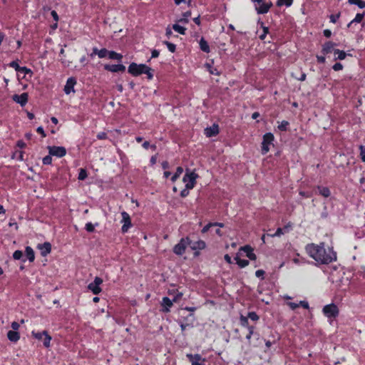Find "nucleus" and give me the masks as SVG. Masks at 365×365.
<instances>
[{
	"instance_id": "nucleus-1",
	"label": "nucleus",
	"mask_w": 365,
	"mask_h": 365,
	"mask_svg": "<svg viewBox=\"0 0 365 365\" xmlns=\"http://www.w3.org/2000/svg\"><path fill=\"white\" fill-rule=\"evenodd\" d=\"M307 255L319 264H328L336 260V253L332 247L325 248L324 242L310 243L305 246Z\"/></svg>"
},
{
	"instance_id": "nucleus-2",
	"label": "nucleus",
	"mask_w": 365,
	"mask_h": 365,
	"mask_svg": "<svg viewBox=\"0 0 365 365\" xmlns=\"http://www.w3.org/2000/svg\"><path fill=\"white\" fill-rule=\"evenodd\" d=\"M128 71L134 76L145 73L147 75L148 79L151 80L153 78L151 68L145 64L131 63L128 66Z\"/></svg>"
},
{
	"instance_id": "nucleus-3",
	"label": "nucleus",
	"mask_w": 365,
	"mask_h": 365,
	"mask_svg": "<svg viewBox=\"0 0 365 365\" xmlns=\"http://www.w3.org/2000/svg\"><path fill=\"white\" fill-rule=\"evenodd\" d=\"M322 312L325 317L329 319H334L338 317L339 311L338 307L334 304L325 305L322 309Z\"/></svg>"
},
{
	"instance_id": "nucleus-4",
	"label": "nucleus",
	"mask_w": 365,
	"mask_h": 365,
	"mask_svg": "<svg viewBox=\"0 0 365 365\" xmlns=\"http://www.w3.org/2000/svg\"><path fill=\"white\" fill-rule=\"evenodd\" d=\"M252 1L255 3V9L259 14H267L272 6L271 1L266 2L263 0H252Z\"/></svg>"
},
{
	"instance_id": "nucleus-5",
	"label": "nucleus",
	"mask_w": 365,
	"mask_h": 365,
	"mask_svg": "<svg viewBox=\"0 0 365 365\" xmlns=\"http://www.w3.org/2000/svg\"><path fill=\"white\" fill-rule=\"evenodd\" d=\"M31 334L35 339H36L38 340H42L43 346L45 347H46V348L50 347L51 341L52 338L48 334V332L46 331H43L41 332L32 331Z\"/></svg>"
},
{
	"instance_id": "nucleus-6",
	"label": "nucleus",
	"mask_w": 365,
	"mask_h": 365,
	"mask_svg": "<svg viewBox=\"0 0 365 365\" xmlns=\"http://www.w3.org/2000/svg\"><path fill=\"white\" fill-rule=\"evenodd\" d=\"M191 244L188 237L182 238L180 242L173 247V252L177 255H182L185 253L187 245Z\"/></svg>"
},
{
	"instance_id": "nucleus-7",
	"label": "nucleus",
	"mask_w": 365,
	"mask_h": 365,
	"mask_svg": "<svg viewBox=\"0 0 365 365\" xmlns=\"http://www.w3.org/2000/svg\"><path fill=\"white\" fill-rule=\"evenodd\" d=\"M274 137L272 133H267L263 135L262 143V154L265 155L269 150V145L272 144Z\"/></svg>"
},
{
	"instance_id": "nucleus-8",
	"label": "nucleus",
	"mask_w": 365,
	"mask_h": 365,
	"mask_svg": "<svg viewBox=\"0 0 365 365\" xmlns=\"http://www.w3.org/2000/svg\"><path fill=\"white\" fill-rule=\"evenodd\" d=\"M197 178V175L194 172H187L182 179L185 184V187L192 189L196 184Z\"/></svg>"
},
{
	"instance_id": "nucleus-9",
	"label": "nucleus",
	"mask_w": 365,
	"mask_h": 365,
	"mask_svg": "<svg viewBox=\"0 0 365 365\" xmlns=\"http://www.w3.org/2000/svg\"><path fill=\"white\" fill-rule=\"evenodd\" d=\"M103 283V279L101 277H96L94 281L88 285V289L93 294H98L101 292L102 289L100 285Z\"/></svg>"
},
{
	"instance_id": "nucleus-10",
	"label": "nucleus",
	"mask_w": 365,
	"mask_h": 365,
	"mask_svg": "<svg viewBox=\"0 0 365 365\" xmlns=\"http://www.w3.org/2000/svg\"><path fill=\"white\" fill-rule=\"evenodd\" d=\"M50 155L62 158L66 154V150L63 146H48Z\"/></svg>"
},
{
	"instance_id": "nucleus-11",
	"label": "nucleus",
	"mask_w": 365,
	"mask_h": 365,
	"mask_svg": "<svg viewBox=\"0 0 365 365\" xmlns=\"http://www.w3.org/2000/svg\"><path fill=\"white\" fill-rule=\"evenodd\" d=\"M122 220L121 223L123 224L121 230L122 232L125 233L128 232L129 228L132 227L130 215L125 211L121 212Z\"/></svg>"
},
{
	"instance_id": "nucleus-12",
	"label": "nucleus",
	"mask_w": 365,
	"mask_h": 365,
	"mask_svg": "<svg viewBox=\"0 0 365 365\" xmlns=\"http://www.w3.org/2000/svg\"><path fill=\"white\" fill-rule=\"evenodd\" d=\"M186 356L191 363V365H205V359L202 358L201 355L198 354H187Z\"/></svg>"
},
{
	"instance_id": "nucleus-13",
	"label": "nucleus",
	"mask_w": 365,
	"mask_h": 365,
	"mask_svg": "<svg viewBox=\"0 0 365 365\" xmlns=\"http://www.w3.org/2000/svg\"><path fill=\"white\" fill-rule=\"evenodd\" d=\"M76 84V80L73 77L68 78L66 81V83L64 86V92L66 94H70L74 92V86Z\"/></svg>"
},
{
	"instance_id": "nucleus-14",
	"label": "nucleus",
	"mask_w": 365,
	"mask_h": 365,
	"mask_svg": "<svg viewBox=\"0 0 365 365\" xmlns=\"http://www.w3.org/2000/svg\"><path fill=\"white\" fill-rule=\"evenodd\" d=\"M28 97L27 93H23L21 95H14L12 98L16 103L20 104L21 106H24L28 102Z\"/></svg>"
},
{
	"instance_id": "nucleus-15",
	"label": "nucleus",
	"mask_w": 365,
	"mask_h": 365,
	"mask_svg": "<svg viewBox=\"0 0 365 365\" xmlns=\"http://www.w3.org/2000/svg\"><path fill=\"white\" fill-rule=\"evenodd\" d=\"M104 68L113 73L124 71L125 70V67L123 64H106Z\"/></svg>"
},
{
	"instance_id": "nucleus-16",
	"label": "nucleus",
	"mask_w": 365,
	"mask_h": 365,
	"mask_svg": "<svg viewBox=\"0 0 365 365\" xmlns=\"http://www.w3.org/2000/svg\"><path fill=\"white\" fill-rule=\"evenodd\" d=\"M173 302H174L173 301V299H170V298H168L167 297H164L163 298L162 302H161V306H162L161 311L163 312H165V313L169 312L171 307L173 304Z\"/></svg>"
},
{
	"instance_id": "nucleus-17",
	"label": "nucleus",
	"mask_w": 365,
	"mask_h": 365,
	"mask_svg": "<svg viewBox=\"0 0 365 365\" xmlns=\"http://www.w3.org/2000/svg\"><path fill=\"white\" fill-rule=\"evenodd\" d=\"M240 251H243L246 254V256L250 260H255L257 259V256L254 253L253 248L250 245H245V246L241 247L240 249Z\"/></svg>"
},
{
	"instance_id": "nucleus-18",
	"label": "nucleus",
	"mask_w": 365,
	"mask_h": 365,
	"mask_svg": "<svg viewBox=\"0 0 365 365\" xmlns=\"http://www.w3.org/2000/svg\"><path fill=\"white\" fill-rule=\"evenodd\" d=\"M37 247L40 250L41 255L43 257H46L51 251V245L49 242H44L43 244H38Z\"/></svg>"
},
{
	"instance_id": "nucleus-19",
	"label": "nucleus",
	"mask_w": 365,
	"mask_h": 365,
	"mask_svg": "<svg viewBox=\"0 0 365 365\" xmlns=\"http://www.w3.org/2000/svg\"><path fill=\"white\" fill-rule=\"evenodd\" d=\"M219 133V127L217 124H213L212 126L205 129V134L207 137H212L217 135Z\"/></svg>"
},
{
	"instance_id": "nucleus-20",
	"label": "nucleus",
	"mask_w": 365,
	"mask_h": 365,
	"mask_svg": "<svg viewBox=\"0 0 365 365\" xmlns=\"http://www.w3.org/2000/svg\"><path fill=\"white\" fill-rule=\"evenodd\" d=\"M336 45V43L331 41H327L323 45L322 52L324 55H326L331 53L332 51H334V48Z\"/></svg>"
},
{
	"instance_id": "nucleus-21",
	"label": "nucleus",
	"mask_w": 365,
	"mask_h": 365,
	"mask_svg": "<svg viewBox=\"0 0 365 365\" xmlns=\"http://www.w3.org/2000/svg\"><path fill=\"white\" fill-rule=\"evenodd\" d=\"M190 245L191 249L193 250H201L205 249L206 247V244L203 240H197L192 243L191 242V244Z\"/></svg>"
},
{
	"instance_id": "nucleus-22",
	"label": "nucleus",
	"mask_w": 365,
	"mask_h": 365,
	"mask_svg": "<svg viewBox=\"0 0 365 365\" xmlns=\"http://www.w3.org/2000/svg\"><path fill=\"white\" fill-rule=\"evenodd\" d=\"M200 48V49L205 52L209 53L210 51V46L208 45V43L204 38H201L199 42Z\"/></svg>"
},
{
	"instance_id": "nucleus-23",
	"label": "nucleus",
	"mask_w": 365,
	"mask_h": 365,
	"mask_svg": "<svg viewBox=\"0 0 365 365\" xmlns=\"http://www.w3.org/2000/svg\"><path fill=\"white\" fill-rule=\"evenodd\" d=\"M7 337L11 341L16 342L19 339L20 336L19 333L15 331H9Z\"/></svg>"
},
{
	"instance_id": "nucleus-24",
	"label": "nucleus",
	"mask_w": 365,
	"mask_h": 365,
	"mask_svg": "<svg viewBox=\"0 0 365 365\" xmlns=\"http://www.w3.org/2000/svg\"><path fill=\"white\" fill-rule=\"evenodd\" d=\"M319 193L324 197H328L331 195V192L327 187L317 186Z\"/></svg>"
},
{
	"instance_id": "nucleus-25",
	"label": "nucleus",
	"mask_w": 365,
	"mask_h": 365,
	"mask_svg": "<svg viewBox=\"0 0 365 365\" xmlns=\"http://www.w3.org/2000/svg\"><path fill=\"white\" fill-rule=\"evenodd\" d=\"M26 255L29 262H33L35 259V255L31 247H26L25 250Z\"/></svg>"
},
{
	"instance_id": "nucleus-26",
	"label": "nucleus",
	"mask_w": 365,
	"mask_h": 365,
	"mask_svg": "<svg viewBox=\"0 0 365 365\" xmlns=\"http://www.w3.org/2000/svg\"><path fill=\"white\" fill-rule=\"evenodd\" d=\"M108 57L110 59L121 61L123 56L120 53H116L115 51H108Z\"/></svg>"
},
{
	"instance_id": "nucleus-27",
	"label": "nucleus",
	"mask_w": 365,
	"mask_h": 365,
	"mask_svg": "<svg viewBox=\"0 0 365 365\" xmlns=\"http://www.w3.org/2000/svg\"><path fill=\"white\" fill-rule=\"evenodd\" d=\"M236 263L240 268H244L249 264V261L247 259H242L237 255L235 257Z\"/></svg>"
},
{
	"instance_id": "nucleus-28",
	"label": "nucleus",
	"mask_w": 365,
	"mask_h": 365,
	"mask_svg": "<svg viewBox=\"0 0 365 365\" xmlns=\"http://www.w3.org/2000/svg\"><path fill=\"white\" fill-rule=\"evenodd\" d=\"M334 55L335 60H344L346 56V53L344 51H341L339 49L334 50Z\"/></svg>"
},
{
	"instance_id": "nucleus-29",
	"label": "nucleus",
	"mask_w": 365,
	"mask_h": 365,
	"mask_svg": "<svg viewBox=\"0 0 365 365\" xmlns=\"http://www.w3.org/2000/svg\"><path fill=\"white\" fill-rule=\"evenodd\" d=\"M173 29L175 31L179 33L180 34H182V35L185 34L186 28L179 25L178 24H173Z\"/></svg>"
},
{
	"instance_id": "nucleus-30",
	"label": "nucleus",
	"mask_w": 365,
	"mask_h": 365,
	"mask_svg": "<svg viewBox=\"0 0 365 365\" xmlns=\"http://www.w3.org/2000/svg\"><path fill=\"white\" fill-rule=\"evenodd\" d=\"M364 13L361 14H356L354 19L348 24V26L349 27L352 24L354 23H361L362 19H364Z\"/></svg>"
},
{
	"instance_id": "nucleus-31",
	"label": "nucleus",
	"mask_w": 365,
	"mask_h": 365,
	"mask_svg": "<svg viewBox=\"0 0 365 365\" xmlns=\"http://www.w3.org/2000/svg\"><path fill=\"white\" fill-rule=\"evenodd\" d=\"M183 17L180 19L179 20H178V23H181V24H187L188 23V18L191 16V12L190 11H186L183 14H182Z\"/></svg>"
},
{
	"instance_id": "nucleus-32",
	"label": "nucleus",
	"mask_w": 365,
	"mask_h": 365,
	"mask_svg": "<svg viewBox=\"0 0 365 365\" xmlns=\"http://www.w3.org/2000/svg\"><path fill=\"white\" fill-rule=\"evenodd\" d=\"M350 4L358 6L360 9L365 8V1L364 0H348Z\"/></svg>"
},
{
	"instance_id": "nucleus-33",
	"label": "nucleus",
	"mask_w": 365,
	"mask_h": 365,
	"mask_svg": "<svg viewBox=\"0 0 365 365\" xmlns=\"http://www.w3.org/2000/svg\"><path fill=\"white\" fill-rule=\"evenodd\" d=\"M183 169L181 167H178L176 170L175 174L172 176L171 180L172 182H175L177 179L180 177V175L182 173Z\"/></svg>"
},
{
	"instance_id": "nucleus-34",
	"label": "nucleus",
	"mask_w": 365,
	"mask_h": 365,
	"mask_svg": "<svg viewBox=\"0 0 365 365\" xmlns=\"http://www.w3.org/2000/svg\"><path fill=\"white\" fill-rule=\"evenodd\" d=\"M293 0H277V6H282L285 5L286 6H290L292 4Z\"/></svg>"
},
{
	"instance_id": "nucleus-35",
	"label": "nucleus",
	"mask_w": 365,
	"mask_h": 365,
	"mask_svg": "<svg viewBox=\"0 0 365 365\" xmlns=\"http://www.w3.org/2000/svg\"><path fill=\"white\" fill-rule=\"evenodd\" d=\"M285 234V232L283 231V229L279 227L277 229L276 232L273 234H267V235L269 237H280L281 235Z\"/></svg>"
},
{
	"instance_id": "nucleus-36",
	"label": "nucleus",
	"mask_w": 365,
	"mask_h": 365,
	"mask_svg": "<svg viewBox=\"0 0 365 365\" xmlns=\"http://www.w3.org/2000/svg\"><path fill=\"white\" fill-rule=\"evenodd\" d=\"M240 324L242 327H246L248 330H249V327H251L249 325L248 319L246 317L241 316Z\"/></svg>"
},
{
	"instance_id": "nucleus-37",
	"label": "nucleus",
	"mask_w": 365,
	"mask_h": 365,
	"mask_svg": "<svg viewBox=\"0 0 365 365\" xmlns=\"http://www.w3.org/2000/svg\"><path fill=\"white\" fill-rule=\"evenodd\" d=\"M292 261L294 264L298 265L306 263V259L304 258H300L299 255H297L296 257H294Z\"/></svg>"
},
{
	"instance_id": "nucleus-38",
	"label": "nucleus",
	"mask_w": 365,
	"mask_h": 365,
	"mask_svg": "<svg viewBox=\"0 0 365 365\" xmlns=\"http://www.w3.org/2000/svg\"><path fill=\"white\" fill-rule=\"evenodd\" d=\"M289 125V122L287 120H282L280 124L278 125V128L279 130L285 131L287 129Z\"/></svg>"
},
{
	"instance_id": "nucleus-39",
	"label": "nucleus",
	"mask_w": 365,
	"mask_h": 365,
	"mask_svg": "<svg viewBox=\"0 0 365 365\" xmlns=\"http://www.w3.org/2000/svg\"><path fill=\"white\" fill-rule=\"evenodd\" d=\"M87 178V172L85 169H80L79 173H78V180H83Z\"/></svg>"
},
{
	"instance_id": "nucleus-40",
	"label": "nucleus",
	"mask_w": 365,
	"mask_h": 365,
	"mask_svg": "<svg viewBox=\"0 0 365 365\" xmlns=\"http://www.w3.org/2000/svg\"><path fill=\"white\" fill-rule=\"evenodd\" d=\"M164 43L167 46L168 49L170 52L174 53L175 51L176 46L174 43L169 41H165Z\"/></svg>"
},
{
	"instance_id": "nucleus-41",
	"label": "nucleus",
	"mask_w": 365,
	"mask_h": 365,
	"mask_svg": "<svg viewBox=\"0 0 365 365\" xmlns=\"http://www.w3.org/2000/svg\"><path fill=\"white\" fill-rule=\"evenodd\" d=\"M247 319H250L252 321H257L259 319L258 315L255 312H250L247 314Z\"/></svg>"
},
{
	"instance_id": "nucleus-42",
	"label": "nucleus",
	"mask_w": 365,
	"mask_h": 365,
	"mask_svg": "<svg viewBox=\"0 0 365 365\" xmlns=\"http://www.w3.org/2000/svg\"><path fill=\"white\" fill-rule=\"evenodd\" d=\"M51 156L52 155H50V154H49V155L45 156L44 158H43V159H42L43 164V165H51L52 163Z\"/></svg>"
},
{
	"instance_id": "nucleus-43",
	"label": "nucleus",
	"mask_w": 365,
	"mask_h": 365,
	"mask_svg": "<svg viewBox=\"0 0 365 365\" xmlns=\"http://www.w3.org/2000/svg\"><path fill=\"white\" fill-rule=\"evenodd\" d=\"M359 150H360V154H359L360 158L362 162H365V146L360 145Z\"/></svg>"
},
{
	"instance_id": "nucleus-44",
	"label": "nucleus",
	"mask_w": 365,
	"mask_h": 365,
	"mask_svg": "<svg viewBox=\"0 0 365 365\" xmlns=\"http://www.w3.org/2000/svg\"><path fill=\"white\" fill-rule=\"evenodd\" d=\"M108 51L106 48H102L99 50V52H98V56L100 58H105L106 56H108Z\"/></svg>"
},
{
	"instance_id": "nucleus-45",
	"label": "nucleus",
	"mask_w": 365,
	"mask_h": 365,
	"mask_svg": "<svg viewBox=\"0 0 365 365\" xmlns=\"http://www.w3.org/2000/svg\"><path fill=\"white\" fill-rule=\"evenodd\" d=\"M22 257L23 252L21 250H16L13 254L14 259L16 260L21 259Z\"/></svg>"
},
{
	"instance_id": "nucleus-46",
	"label": "nucleus",
	"mask_w": 365,
	"mask_h": 365,
	"mask_svg": "<svg viewBox=\"0 0 365 365\" xmlns=\"http://www.w3.org/2000/svg\"><path fill=\"white\" fill-rule=\"evenodd\" d=\"M9 66L14 68L16 71L20 70L21 66L19 65L18 61H13L9 63Z\"/></svg>"
},
{
	"instance_id": "nucleus-47",
	"label": "nucleus",
	"mask_w": 365,
	"mask_h": 365,
	"mask_svg": "<svg viewBox=\"0 0 365 365\" xmlns=\"http://www.w3.org/2000/svg\"><path fill=\"white\" fill-rule=\"evenodd\" d=\"M86 230L88 232H93L95 230L94 225L91 222H87L85 227Z\"/></svg>"
},
{
	"instance_id": "nucleus-48",
	"label": "nucleus",
	"mask_w": 365,
	"mask_h": 365,
	"mask_svg": "<svg viewBox=\"0 0 365 365\" xmlns=\"http://www.w3.org/2000/svg\"><path fill=\"white\" fill-rule=\"evenodd\" d=\"M18 72H21V73H24V75L32 73L31 70L30 68H28L26 66H21L20 70H19Z\"/></svg>"
},
{
	"instance_id": "nucleus-49",
	"label": "nucleus",
	"mask_w": 365,
	"mask_h": 365,
	"mask_svg": "<svg viewBox=\"0 0 365 365\" xmlns=\"http://www.w3.org/2000/svg\"><path fill=\"white\" fill-rule=\"evenodd\" d=\"M142 146L143 147V148L145 149H148L149 148H151L153 150H155L156 149V145H150V143L148 141H145Z\"/></svg>"
},
{
	"instance_id": "nucleus-50",
	"label": "nucleus",
	"mask_w": 365,
	"mask_h": 365,
	"mask_svg": "<svg viewBox=\"0 0 365 365\" xmlns=\"http://www.w3.org/2000/svg\"><path fill=\"white\" fill-rule=\"evenodd\" d=\"M254 334V327H249L248 334L246 336V339L250 341L252 336Z\"/></svg>"
},
{
	"instance_id": "nucleus-51",
	"label": "nucleus",
	"mask_w": 365,
	"mask_h": 365,
	"mask_svg": "<svg viewBox=\"0 0 365 365\" xmlns=\"http://www.w3.org/2000/svg\"><path fill=\"white\" fill-rule=\"evenodd\" d=\"M332 68L336 71H341L343 69V65L341 63H336L333 66Z\"/></svg>"
},
{
	"instance_id": "nucleus-52",
	"label": "nucleus",
	"mask_w": 365,
	"mask_h": 365,
	"mask_svg": "<svg viewBox=\"0 0 365 365\" xmlns=\"http://www.w3.org/2000/svg\"><path fill=\"white\" fill-rule=\"evenodd\" d=\"M182 297V293L177 291V293L175 294V296L173 299V301L174 302H177L179 299H181Z\"/></svg>"
},
{
	"instance_id": "nucleus-53",
	"label": "nucleus",
	"mask_w": 365,
	"mask_h": 365,
	"mask_svg": "<svg viewBox=\"0 0 365 365\" xmlns=\"http://www.w3.org/2000/svg\"><path fill=\"white\" fill-rule=\"evenodd\" d=\"M264 274V271L262 269H258L255 272V276L258 278L263 279Z\"/></svg>"
},
{
	"instance_id": "nucleus-54",
	"label": "nucleus",
	"mask_w": 365,
	"mask_h": 365,
	"mask_svg": "<svg viewBox=\"0 0 365 365\" xmlns=\"http://www.w3.org/2000/svg\"><path fill=\"white\" fill-rule=\"evenodd\" d=\"M189 190L190 188L185 187L180 192V196L182 197H185L189 195Z\"/></svg>"
},
{
	"instance_id": "nucleus-55",
	"label": "nucleus",
	"mask_w": 365,
	"mask_h": 365,
	"mask_svg": "<svg viewBox=\"0 0 365 365\" xmlns=\"http://www.w3.org/2000/svg\"><path fill=\"white\" fill-rule=\"evenodd\" d=\"M339 16H340L339 14H336V15L331 14L329 16L330 22L334 23V24L336 23V21L339 19Z\"/></svg>"
},
{
	"instance_id": "nucleus-56",
	"label": "nucleus",
	"mask_w": 365,
	"mask_h": 365,
	"mask_svg": "<svg viewBox=\"0 0 365 365\" xmlns=\"http://www.w3.org/2000/svg\"><path fill=\"white\" fill-rule=\"evenodd\" d=\"M97 138L99 139V140H103V139L107 138L106 133L101 132V133H98Z\"/></svg>"
},
{
	"instance_id": "nucleus-57",
	"label": "nucleus",
	"mask_w": 365,
	"mask_h": 365,
	"mask_svg": "<svg viewBox=\"0 0 365 365\" xmlns=\"http://www.w3.org/2000/svg\"><path fill=\"white\" fill-rule=\"evenodd\" d=\"M51 16L53 17V20L55 21V22H58V15L57 14V12L54 10L51 11Z\"/></svg>"
},
{
	"instance_id": "nucleus-58",
	"label": "nucleus",
	"mask_w": 365,
	"mask_h": 365,
	"mask_svg": "<svg viewBox=\"0 0 365 365\" xmlns=\"http://www.w3.org/2000/svg\"><path fill=\"white\" fill-rule=\"evenodd\" d=\"M287 304L293 310L299 307V303H295V302H288Z\"/></svg>"
},
{
	"instance_id": "nucleus-59",
	"label": "nucleus",
	"mask_w": 365,
	"mask_h": 365,
	"mask_svg": "<svg viewBox=\"0 0 365 365\" xmlns=\"http://www.w3.org/2000/svg\"><path fill=\"white\" fill-rule=\"evenodd\" d=\"M267 33H268V28L267 27H264L263 28V34H262L259 36V38L262 39V40H264L265 38L266 35H267Z\"/></svg>"
},
{
	"instance_id": "nucleus-60",
	"label": "nucleus",
	"mask_w": 365,
	"mask_h": 365,
	"mask_svg": "<svg viewBox=\"0 0 365 365\" xmlns=\"http://www.w3.org/2000/svg\"><path fill=\"white\" fill-rule=\"evenodd\" d=\"M299 306H302L304 309H309V303L307 301H300L299 303Z\"/></svg>"
},
{
	"instance_id": "nucleus-61",
	"label": "nucleus",
	"mask_w": 365,
	"mask_h": 365,
	"mask_svg": "<svg viewBox=\"0 0 365 365\" xmlns=\"http://www.w3.org/2000/svg\"><path fill=\"white\" fill-rule=\"evenodd\" d=\"M212 227V223H208L207 225H206L202 229V233H205L207 232L210 228Z\"/></svg>"
},
{
	"instance_id": "nucleus-62",
	"label": "nucleus",
	"mask_w": 365,
	"mask_h": 365,
	"mask_svg": "<svg viewBox=\"0 0 365 365\" xmlns=\"http://www.w3.org/2000/svg\"><path fill=\"white\" fill-rule=\"evenodd\" d=\"M36 131H37V133H40L42 135V137H46V133L44 132L43 127H41V126L38 127L36 129Z\"/></svg>"
},
{
	"instance_id": "nucleus-63",
	"label": "nucleus",
	"mask_w": 365,
	"mask_h": 365,
	"mask_svg": "<svg viewBox=\"0 0 365 365\" xmlns=\"http://www.w3.org/2000/svg\"><path fill=\"white\" fill-rule=\"evenodd\" d=\"M317 61L320 63H324L326 61V58L324 56H317Z\"/></svg>"
},
{
	"instance_id": "nucleus-64",
	"label": "nucleus",
	"mask_w": 365,
	"mask_h": 365,
	"mask_svg": "<svg viewBox=\"0 0 365 365\" xmlns=\"http://www.w3.org/2000/svg\"><path fill=\"white\" fill-rule=\"evenodd\" d=\"M282 229H283V231L285 232V233L288 232L292 229V224L288 223Z\"/></svg>"
}]
</instances>
